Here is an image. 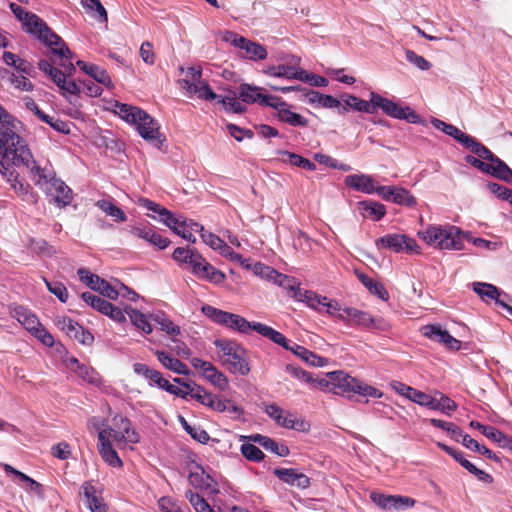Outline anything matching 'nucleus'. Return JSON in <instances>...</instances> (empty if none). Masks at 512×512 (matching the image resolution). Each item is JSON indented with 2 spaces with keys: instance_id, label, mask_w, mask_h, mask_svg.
Returning a JSON list of instances; mask_svg holds the SVG:
<instances>
[{
  "instance_id": "nucleus-1",
  "label": "nucleus",
  "mask_w": 512,
  "mask_h": 512,
  "mask_svg": "<svg viewBox=\"0 0 512 512\" xmlns=\"http://www.w3.org/2000/svg\"><path fill=\"white\" fill-rule=\"evenodd\" d=\"M23 29L50 47L53 56L58 58V60H53L54 63L63 68V70H59L48 60L41 59L38 63L39 69L53 81L64 96L67 94L78 95L81 92L80 87L75 81L66 79L67 75H71L75 71V67L71 62L72 53L62 39L36 14H31L27 18Z\"/></svg>"
},
{
  "instance_id": "nucleus-2",
  "label": "nucleus",
  "mask_w": 512,
  "mask_h": 512,
  "mask_svg": "<svg viewBox=\"0 0 512 512\" xmlns=\"http://www.w3.org/2000/svg\"><path fill=\"white\" fill-rule=\"evenodd\" d=\"M22 123L13 115L0 121V171L6 173L5 162L17 168L30 167L33 154L20 135Z\"/></svg>"
},
{
  "instance_id": "nucleus-3",
  "label": "nucleus",
  "mask_w": 512,
  "mask_h": 512,
  "mask_svg": "<svg viewBox=\"0 0 512 512\" xmlns=\"http://www.w3.org/2000/svg\"><path fill=\"white\" fill-rule=\"evenodd\" d=\"M342 101L343 105L338 111L339 114H346L349 108L354 111L367 114H374L378 109H380L384 114L391 118L406 120L411 124L421 123L420 115L410 107H401L398 103L385 98L376 92L370 93L369 101L350 94L342 95Z\"/></svg>"
},
{
  "instance_id": "nucleus-4",
  "label": "nucleus",
  "mask_w": 512,
  "mask_h": 512,
  "mask_svg": "<svg viewBox=\"0 0 512 512\" xmlns=\"http://www.w3.org/2000/svg\"><path fill=\"white\" fill-rule=\"evenodd\" d=\"M178 83L188 97L197 95L198 98L207 101L217 100L226 110L234 113H243L246 110L245 105L235 94L234 96L225 97L217 95L210 88L207 81L202 79V69L199 66L189 67L186 71V77L180 79Z\"/></svg>"
},
{
  "instance_id": "nucleus-5",
  "label": "nucleus",
  "mask_w": 512,
  "mask_h": 512,
  "mask_svg": "<svg viewBox=\"0 0 512 512\" xmlns=\"http://www.w3.org/2000/svg\"><path fill=\"white\" fill-rule=\"evenodd\" d=\"M30 178L58 207H65L72 201V190L48 167H40L35 160L26 167Z\"/></svg>"
},
{
  "instance_id": "nucleus-6",
  "label": "nucleus",
  "mask_w": 512,
  "mask_h": 512,
  "mask_svg": "<svg viewBox=\"0 0 512 512\" xmlns=\"http://www.w3.org/2000/svg\"><path fill=\"white\" fill-rule=\"evenodd\" d=\"M465 232L451 224H431L417 232L427 245L439 250L460 251L464 248Z\"/></svg>"
},
{
  "instance_id": "nucleus-7",
  "label": "nucleus",
  "mask_w": 512,
  "mask_h": 512,
  "mask_svg": "<svg viewBox=\"0 0 512 512\" xmlns=\"http://www.w3.org/2000/svg\"><path fill=\"white\" fill-rule=\"evenodd\" d=\"M113 107L116 114L136 127L143 139L157 144L162 142L157 121L144 110L118 101L114 103Z\"/></svg>"
},
{
  "instance_id": "nucleus-8",
  "label": "nucleus",
  "mask_w": 512,
  "mask_h": 512,
  "mask_svg": "<svg viewBox=\"0 0 512 512\" xmlns=\"http://www.w3.org/2000/svg\"><path fill=\"white\" fill-rule=\"evenodd\" d=\"M327 378L330 379L332 389L335 393L341 396L351 397L352 394H357L365 398H381L383 393L373 386L348 375L343 371H333L327 373Z\"/></svg>"
},
{
  "instance_id": "nucleus-9",
  "label": "nucleus",
  "mask_w": 512,
  "mask_h": 512,
  "mask_svg": "<svg viewBox=\"0 0 512 512\" xmlns=\"http://www.w3.org/2000/svg\"><path fill=\"white\" fill-rule=\"evenodd\" d=\"M213 344L217 349V356L221 364L232 374L248 375L250 366L246 361L245 350L230 339H216Z\"/></svg>"
},
{
  "instance_id": "nucleus-10",
  "label": "nucleus",
  "mask_w": 512,
  "mask_h": 512,
  "mask_svg": "<svg viewBox=\"0 0 512 512\" xmlns=\"http://www.w3.org/2000/svg\"><path fill=\"white\" fill-rule=\"evenodd\" d=\"M480 146L484 149V153L472 152L477 155L478 158L472 155H466L464 158L465 161L485 174H489L512 184V169L482 143H480Z\"/></svg>"
},
{
  "instance_id": "nucleus-11",
  "label": "nucleus",
  "mask_w": 512,
  "mask_h": 512,
  "mask_svg": "<svg viewBox=\"0 0 512 512\" xmlns=\"http://www.w3.org/2000/svg\"><path fill=\"white\" fill-rule=\"evenodd\" d=\"M201 312L215 324L241 334H250L254 331L257 322H249L244 317L230 313L211 305H203Z\"/></svg>"
},
{
  "instance_id": "nucleus-12",
  "label": "nucleus",
  "mask_w": 512,
  "mask_h": 512,
  "mask_svg": "<svg viewBox=\"0 0 512 512\" xmlns=\"http://www.w3.org/2000/svg\"><path fill=\"white\" fill-rule=\"evenodd\" d=\"M107 435L109 440H113L119 448L129 447L132 449L134 444L140 442V434L133 427L132 422L124 416L118 415L113 418L112 426L99 431Z\"/></svg>"
},
{
  "instance_id": "nucleus-13",
  "label": "nucleus",
  "mask_w": 512,
  "mask_h": 512,
  "mask_svg": "<svg viewBox=\"0 0 512 512\" xmlns=\"http://www.w3.org/2000/svg\"><path fill=\"white\" fill-rule=\"evenodd\" d=\"M295 300L305 303L309 308L318 312L325 313L330 317L338 319L342 306L337 300L317 294L314 291L297 288L294 292Z\"/></svg>"
},
{
  "instance_id": "nucleus-14",
  "label": "nucleus",
  "mask_w": 512,
  "mask_h": 512,
  "mask_svg": "<svg viewBox=\"0 0 512 512\" xmlns=\"http://www.w3.org/2000/svg\"><path fill=\"white\" fill-rule=\"evenodd\" d=\"M378 250H390L394 253L421 254L416 240L405 234L389 233L375 240Z\"/></svg>"
},
{
  "instance_id": "nucleus-15",
  "label": "nucleus",
  "mask_w": 512,
  "mask_h": 512,
  "mask_svg": "<svg viewBox=\"0 0 512 512\" xmlns=\"http://www.w3.org/2000/svg\"><path fill=\"white\" fill-rule=\"evenodd\" d=\"M222 39L238 48L241 51L240 56L245 59L260 61L267 58V50L263 45L240 36L233 31H225Z\"/></svg>"
},
{
  "instance_id": "nucleus-16",
  "label": "nucleus",
  "mask_w": 512,
  "mask_h": 512,
  "mask_svg": "<svg viewBox=\"0 0 512 512\" xmlns=\"http://www.w3.org/2000/svg\"><path fill=\"white\" fill-rule=\"evenodd\" d=\"M13 315L26 330L31 332L44 345L48 347L53 346L54 339L52 335L42 326L34 313L22 306H18L14 308Z\"/></svg>"
},
{
  "instance_id": "nucleus-17",
  "label": "nucleus",
  "mask_w": 512,
  "mask_h": 512,
  "mask_svg": "<svg viewBox=\"0 0 512 512\" xmlns=\"http://www.w3.org/2000/svg\"><path fill=\"white\" fill-rule=\"evenodd\" d=\"M371 501L383 510L403 511L412 508L415 500L408 496L388 495L373 491L370 493Z\"/></svg>"
},
{
  "instance_id": "nucleus-18",
  "label": "nucleus",
  "mask_w": 512,
  "mask_h": 512,
  "mask_svg": "<svg viewBox=\"0 0 512 512\" xmlns=\"http://www.w3.org/2000/svg\"><path fill=\"white\" fill-rule=\"evenodd\" d=\"M192 367L198 370L201 375L212 385L220 390H226L229 387L228 378L224 373L219 371L212 363L194 357L190 361Z\"/></svg>"
},
{
  "instance_id": "nucleus-19",
  "label": "nucleus",
  "mask_w": 512,
  "mask_h": 512,
  "mask_svg": "<svg viewBox=\"0 0 512 512\" xmlns=\"http://www.w3.org/2000/svg\"><path fill=\"white\" fill-rule=\"evenodd\" d=\"M265 413L276 422L277 425L297 431H304L307 424L303 420H299L291 412L285 411L276 404H268L265 406Z\"/></svg>"
},
{
  "instance_id": "nucleus-20",
  "label": "nucleus",
  "mask_w": 512,
  "mask_h": 512,
  "mask_svg": "<svg viewBox=\"0 0 512 512\" xmlns=\"http://www.w3.org/2000/svg\"><path fill=\"white\" fill-rule=\"evenodd\" d=\"M421 332L426 338L441 343L450 350L458 351L461 348V341L438 325H425L421 328Z\"/></svg>"
},
{
  "instance_id": "nucleus-21",
  "label": "nucleus",
  "mask_w": 512,
  "mask_h": 512,
  "mask_svg": "<svg viewBox=\"0 0 512 512\" xmlns=\"http://www.w3.org/2000/svg\"><path fill=\"white\" fill-rule=\"evenodd\" d=\"M338 320L350 326H358L363 329H371L372 316L366 311L351 307H342L338 313Z\"/></svg>"
},
{
  "instance_id": "nucleus-22",
  "label": "nucleus",
  "mask_w": 512,
  "mask_h": 512,
  "mask_svg": "<svg viewBox=\"0 0 512 512\" xmlns=\"http://www.w3.org/2000/svg\"><path fill=\"white\" fill-rule=\"evenodd\" d=\"M9 166H13L11 163L5 162V171L6 173L0 171L1 175L7 179L10 183L13 191L26 202H35V196L31 191V187L29 184L24 183L19 179V174L15 171L9 169Z\"/></svg>"
},
{
  "instance_id": "nucleus-23",
  "label": "nucleus",
  "mask_w": 512,
  "mask_h": 512,
  "mask_svg": "<svg viewBox=\"0 0 512 512\" xmlns=\"http://www.w3.org/2000/svg\"><path fill=\"white\" fill-rule=\"evenodd\" d=\"M273 473L280 481L289 486L305 489L310 485L309 478L293 468H276Z\"/></svg>"
},
{
  "instance_id": "nucleus-24",
  "label": "nucleus",
  "mask_w": 512,
  "mask_h": 512,
  "mask_svg": "<svg viewBox=\"0 0 512 512\" xmlns=\"http://www.w3.org/2000/svg\"><path fill=\"white\" fill-rule=\"evenodd\" d=\"M98 442V451L102 459L111 467L121 468L123 466V462L116 450L113 448L111 440L108 439L107 435L99 433Z\"/></svg>"
},
{
  "instance_id": "nucleus-25",
  "label": "nucleus",
  "mask_w": 512,
  "mask_h": 512,
  "mask_svg": "<svg viewBox=\"0 0 512 512\" xmlns=\"http://www.w3.org/2000/svg\"><path fill=\"white\" fill-rule=\"evenodd\" d=\"M81 489L85 498L84 503L91 512H107V506L92 482H84Z\"/></svg>"
},
{
  "instance_id": "nucleus-26",
  "label": "nucleus",
  "mask_w": 512,
  "mask_h": 512,
  "mask_svg": "<svg viewBox=\"0 0 512 512\" xmlns=\"http://www.w3.org/2000/svg\"><path fill=\"white\" fill-rule=\"evenodd\" d=\"M344 183L347 187L365 194H373L376 190L374 179L368 174L360 173L348 175Z\"/></svg>"
},
{
  "instance_id": "nucleus-27",
  "label": "nucleus",
  "mask_w": 512,
  "mask_h": 512,
  "mask_svg": "<svg viewBox=\"0 0 512 512\" xmlns=\"http://www.w3.org/2000/svg\"><path fill=\"white\" fill-rule=\"evenodd\" d=\"M471 288L485 303L494 301L496 305L500 306V303L503 302L500 297L504 293L493 284L476 281L471 283Z\"/></svg>"
},
{
  "instance_id": "nucleus-28",
  "label": "nucleus",
  "mask_w": 512,
  "mask_h": 512,
  "mask_svg": "<svg viewBox=\"0 0 512 512\" xmlns=\"http://www.w3.org/2000/svg\"><path fill=\"white\" fill-rule=\"evenodd\" d=\"M445 134L454 138L458 143H460L470 152H480L482 154L484 153V149L480 146V142L476 138L462 132L459 128L452 124L448 125Z\"/></svg>"
},
{
  "instance_id": "nucleus-29",
  "label": "nucleus",
  "mask_w": 512,
  "mask_h": 512,
  "mask_svg": "<svg viewBox=\"0 0 512 512\" xmlns=\"http://www.w3.org/2000/svg\"><path fill=\"white\" fill-rule=\"evenodd\" d=\"M189 482L195 488L204 490L209 494H214L218 492L216 482L202 468H200L199 471H194L190 473Z\"/></svg>"
},
{
  "instance_id": "nucleus-30",
  "label": "nucleus",
  "mask_w": 512,
  "mask_h": 512,
  "mask_svg": "<svg viewBox=\"0 0 512 512\" xmlns=\"http://www.w3.org/2000/svg\"><path fill=\"white\" fill-rule=\"evenodd\" d=\"M4 470L6 473L13 474L18 479L21 486L27 492H31V493L36 494L39 497H43L44 489H43V486L39 482L35 481L34 479H32L28 475L24 474L23 472L16 470L15 468H13L12 466H10L8 464H6L4 466Z\"/></svg>"
},
{
  "instance_id": "nucleus-31",
  "label": "nucleus",
  "mask_w": 512,
  "mask_h": 512,
  "mask_svg": "<svg viewBox=\"0 0 512 512\" xmlns=\"http://www.w3.org/2000/svg\"><path fill=\"white\" fill-rule=\"evenodd\" d=\"M76 65L79 67L80 70H82L91 78H93L97 83L102 84L106 87L111 85V78L104 68L92 63H87L82 60H78L76 62Z\"/></svg>"
},
{
  "instance_id": "nucleus-32",
  "label": "nucleus",
  "mask_w": 512,
  "mask_h": 512,
  "mask_svg": "<svg viewBox=\"0 0 512 512\" xmlns=\"http://www.w3.org/2000/svg\"><path fill=\"white\" fill-rule=\"evenodd\" d=\"M138 204L147 209L149 212L147 216L161 222L162 224H166L169 218L172 216V212L161 206L160 204L151 201L147 198H140L138 200Z\"/></svg>"
},
{
  "instance_id": "nucleus-33",
  "label": "nucleus",
  "mask_w": 512,
  "mask_h": 512,
  "mask_svg": "<svg viewBox=\"0 0 512 512\" xmlns=\"http://www.w3.org/2000/svg\"><path fill=\"white\" fill-rule=\"evenodd\" d=\"M253 272L260 278L273 282L279 286H285L289 281V277L287 275L281 274L274 268L262 263H256L253 267Z\"/></svg>"
},
{
  "instance_id": "nucleus-34",
  "label": "nucleus",
  "mask_w": 512,
  "mask_h": 512,
  "mask_svg": "<svg viewBox=\"0 0 512 512\" xmlns=\"http://www.w3.org/2000/svg\"><path fill=\"white\" fill-rule=\"evenodd\" d=\"M2 59L6 65L13 67L19 74L33 76L35 73L34 66L30 62L12 52L5 51Z\"/></svg>"
},
{
  "instance_id": "nucleus-35",
  "label": "nucleus",
  "mask_w": 512,
  "mask_h": 512,
  "mask_svg": "<svg viewBox=\"0 0 512 512\" xmlns=\"http://www.w3.org/2000/svg\"><path fill=\"white\" fill-rule=\"evenodd\" d=\"M169 229H171L176 235L180 236L184 240L195 243L196 238L195 236L190 232V229H188L186 224V218L179 215L176 216L172 214V216L169 218L167 223L165 224Z\"/></svg>"
},
{
  "instance_id": "nucleus-36",
  "label": "nucleus",
  "mask_w": 512,
  "mask_h": 512,
  "mask_svg": "<svg viewBox=\"0 0 512 512\" xmlns=\"http://www.w3.org/2000/svg\"><path fill=\"white\" fill-rule=\"evenodd\" d=\"M250 439L262 446L267 451H270L280 457H285L289 454V448L284 444H279L275 440L260 434L251 435Z\"/></svg>"
},
{
  "instance_id": "nucleus-37",
  "label": "nucleus",
  "mask_w": 512,
  "mask_h": 512,
  "mask_svg": "<svg viewBox=\"0 0 512 512\" xmlns=\"http://www.w3.org/2000/svg\"><path fill=\"white\" fill-rule=\"evenodd\" d=\"M156 356L158 361L168 370L173 371L179 375H188L189 369L188 367L181 362L179 359L171 356L165 351H156Z\"/></svg>"
},
{
  "instance_id": "nucleus-38",
  "label": "nucleus",
  "mask_w": 512,
  "mask_h": 512,
  "mask_svg": "<svg viewBox=\"0 0 512 512\" xmlns=\"http://www.w3.org/2000/svg\"><path fill=\"white\" fill-rule=\"evenodd\" d=\"M358 208L365 217L372 219L373 221L381 220L386 214V208L383 204L371 201L363 200L358 203Z\"/></svg>"
},
{
  "instance_id": "nucleus-39",
  "label": "nucleus",
  "mask_w": 512,
  "mask_h": 512,
  "mask_svg": "<svg viewBox=\"0 0 512 512\" xmlns=\"http://www.w3.org/2000/svg\"><path fill=\"white\" fill-rule=\"evenodd\" d=\"M289 351L297 355L299 358L303 359L305 362L312 366L323 367L327 363V359L321 356L316 355L312 351L307 348L298 345L296 343H292Z\"/></svg>"
},
{
  "instance_id": "nucleus-40",
  "label": "nucleus",
  "mask_w": 512,
  "mask_h": 512,
  "mask_svg": "<svg viewBox=\"0 0 512 512\" xmlns=\"http://www.w3.org/2000/svg\"><path fill=\"white\" fill-rule=\"evenodd\" d=\"M359 281L368 289V291L379 297L383 301H387L389 299V293L384 287V285L364 273H356Z\"/></svg>"
},
{
  "instance_id": "nucleus-41",
  "label": "nucleus",
  "mask_w": 512,
  "mask_h": 512,
  "mask_svg": "<svg viewBox=\"0 0 512 512\" xmlns=\"http://www.w3.org/2000/svg\"><path fill=\"white\" fill-rule=\"evenodd\" d=\"M278 119L292 127H307L309 124L308 119L299 113L293 112L289 104L280 110Z\"/></svg>"
},
{
  "instance_id": "nucleus-42",
  "label": "nucleus",
  "mask_w": 512,
  "mask_h": 512,
  "mask_svg": "<svg viewBox=\"0 0 512 512\" xmlns=\"http://www.w3.org/2000/svg\"><path fill=\"white\" fill-rule=\"evenodd\" d=\"M299 70L289 65H277L268 67L264 73L272 77L298 80L302 75Z\"/></svg>"
},
{
  "instance_id": "nucleus-43",
  "label": "nucleus",
  "mask_w": 512,
  "mask_h": 512,
  "mask_svg": "<svg viewBox=\"0 0 512 512\" xmlns=\"http://www.w3.org/2000/svg\"><path fill=\"white\" fill-rule=\"evenodd\" d=\"M262 89L257 86H253L250 84H241L239 87V98L242 103L252 104V103H261Z\"/></svg>"
},
{
  "instance_id": "nucleus-44",
  "label": "nucleus",
  "mask_w": 512,
  "mask_h": 512,
  "mask_svg": "<svg viewBox=\"0 0 512 512\" xmlns=\"http://www.w3.org/2000/svg\"><path fill=\"white\" fill-rule=\"evenodd\" d=\"M196 277L214 284H220L224 281L225 274L220 270L216 269L206 260L204 264L201 266L200 271L199 273H197Z\"/></svg>"
},
{
  "instance_id": "nucleus-45",
  "label": "nucleus",
  "mask_w": 512,
  "mask_h": 512,
  "mask_svg": "<svg viewBox=\"0 0 512 512\" xmlns=\"http://www.w3.org/2000/svg\"><path fill=\"white\" fill-rule=\"evenodd\" d=\"M81 5L97 21L101 23L107 22V12L100 0H81Z\"/></svg>"
},
{
  "instance_id": "nucleus-46",
  "label": "nucleus",
  "mask_w": 512,
  "mask_h": 512,
  "mask_svg": "<svg viewBox=\"0 0 512 512\" xmlns=\"http://www.w3.org/2000/svg\"><path fill=\"white\" fill-rule=\"evenodd\" d=\"M73 372L88 384L96 387H99L102 384L101 376L94 368L90 366L84 364L78 365V369H73Z\"/></svg>"
},
{
  "instance_id": "nucleus-47",
  "label": "nucleus",
  "mask_w": 512,
  "mask_h": 512,
  "mask_svg": "<svg viewBox=\"0 0 512 512\" xmlns=\"http://www.w3.org/2000/svg\"><path fill=\"white\" fill-rule=\"evenodd\" d=\"M96 206L102 210L107 216L113 218L115 222H125L127 220V216L122 209L113 204L108 200H98L96 202Z\"/></svg>"
},
{
  "instance_id": "nucleus-48",
  "label": "nucleus",
  "mask_w": 512,
  "mask_h": 512,
  "mask_svg": "<svg viewBox=\"0 0 512 512\" xmlns=\"http://www.w3.org/2000/svg\"><path fill=\"white\" fill-rule=\"evenodd\" d=\"M152 320L160 326V329L170 336L180 335V328L164 313H157Z\"/></svg>"
},
{
  "instance_id": "nucleus-49",
  "label": "nucleus",
  "mask_w": 512,
  "mask_h": 512,
  "mask_svg": "<svg viewBox=\"0 0 512 512\" xmlns=\"http://www.w3.org/2000/svg\"><path fill=\"white\" fill-rule=\"evenodd\" d=\"M464 239L469 241L475 247L486 251H496L503 246V243L500 240L491 241L483 238L473 237L470 232H465Z\"/></svg>"
},
{
  "instance_id": "nucleus-50",
  "label": "nucleus",
  "mask_w": 512,
  "mask_h": 512,
  "mask_svg": "<svg viewBox=\"0 0 512 512\" xmlns=\"http://www.w3.org/2000/svg\"><path fill=\"white\" fill-rule=\"evenodd\" d=\"M126 313L128 314L132 324L135 327H137L146 334H150L152 332V326L149 323L145 314L132 308L127 309Z\"/></svg>"
},
{
  "instance_id": "nucleus-51",
  "label": "nucleus",
  "mask_w": 512,
  "mask_h": 512,
  "mask_svg": "<svg viewBox=\"0 0 512 512\" xmlns=\"http://www.w3.org/2000/svg\"><path fill=\"white\" fill-rule=\"evenodd\" d=\"M392 203L397 205L406 206L413 208L417 205L416 198L411 194L410 191L403 187H398L395 190L394 196L391 200Z\"/></svg>"
},
{
  "instance_id": "nucleus-52",
  "label": "nucleus",
  "mask_w": 512,
  "mask_h": 512,
  "mask_svg": "<svg viewBox=\"0 0 512 512\" xmlns=\"http://www.w3.org/2000/svg\"><path fill=\"white\" fill-rule=\"evenodd\" d=\"M429 422L432 426L446 431L449 436L457 442L460 441V436H463V431L452 422H446L435 418L430 419Z\"/></svg>"
},
{
  "instance_id": "nucleus-53",
  "label": "nucleus",
  "mask_w": 512,
  "mask_h": 512,
  "mask_svg": "<svg viewBox=\"0 0 512 512\" xmlns=\"http://www.w3.org/2000/svg\"><path fill=\"white\" fill-rule=\"evenodd\" d=\"M56 324L61 330L65 331L69 337L79 339V333L82 329V326L73 321L71 318L66 316L59 317Z\"/></svg>"
},
{
  "instance_id": "nucleus-54",
  "label": "nucleus",
  "mask_w": 512,
  "mask_h": 512,
  "mask_svg": "<svg viewBox=\"0 0 512 512\" xmlns=\"http://www.w3.org/2000/svg\"><path fill=\"white\" fill-rule=\"evenodd\" d=\"M174 382L181 385L184 389L176 387L168 382L164 390L183 399L187 398V396H190V389L195 386L194 383H187L181 378H174Z\"/></svg>"
},
{
  "instance_id": "nucleus-55",
  "label": "nucleus",
  "mask_w": 512,
  "mask_h": 512,
  "mask_svg": "<svg viewBox=\"0 0 512 512\" xmlns=\"http://www.w3.org/2000/svg\"><path fill=\"white\" fill-rule=\"evenodd\" d=\"M174 382L181 385L184 389L176 387L168 382L164 390L183 399L187 398V396H190V389L195 386L194 383H187L181 378H174Z\"/></svg>"
},
{
  "instance_id": "nucleus-56",
  "label": "nucleus",
  "mask_w": 512,
  "mask_h": 512,
  "mask_svg": "<svg viewBox=\"0 0 512 512\" xmlns=\"http://www.w3.org/2000/svg\"><path fill=\"white\" fill-rule=\"evenodd\" d=\"M81 299L90 307L94 308L100 313H104L106 307L109 305V301L101 298L100 296L93 294L92 292H83Z\"/></svg>"
},
{
  "instance_id": "nucleus-57",
  "label": "nucleus",
  "mask_w": 512,
  "mask_h": 512,
  "mask_svg": "<svg viewBox=\"0 0 512 512\" xmlns=\"http://www.w3.org/2000/svg\"><path fill=\"white\" fill-rule=\"evenodd\" d=\"M77 274L79 276V279L81 282L86 284L90 289L94 291H98L101 284H103L102 278H100L98 275L91 273L89 270L80 268L77 271Z\"/></svg>"
},
{
  "instance_id": "nucleus-58",
  "label": "nucleus",
  "mask_w": 512,
  "mask_h": 512,
  "mask_svg": "<svg viewBox=\"0 0 512 512\" xmlns=\"http://www.w3.org/2000/svg\"><path fill=\"white\" fill-rule=\"evenodd\" d=\"M190 396L201 403L204 406L210 408L212 401L215 397L212 393L208 392L206 389L201 387L200 385H196L190 389Z\"/></svg>"
},
{
  "instance_id": "nucleus-59",
  "label": "nucleus",
  "mask_w": 512,
  "mask_h": 512,
  "mask_svg": "<svg viewBox=\"0 0 512 512\" xmlns=\"http://www.w3.org/2000/svg\"><path fill=\"white\" fill-rule=\"evenodd\" d=\"M216 252H218L221 256L227 258L232 262L239 263L241 266L247 269L250 268L248 260L244 259L240 254L234 252L232 248L225 242L220 246V248Z\"/></svg>"
},
{
  "instance_id": "nucleus-60",
  "label": "nucleus",
  "mask_w": 512,
  "mask_h": 512,
  "mask_svg": "<svg viewBox=\"0 0 512 512\" xmlns=\"http://www.w3.org/2000/svg\"><path fill=\"white\" fill-rule=\"evenodd\" d=\"M43 280H44V283H45L48 291L51 294H53L55 297H57V299L60 302H62V303L67 302L69 294H68V290L64 286V284H62L61 282H50L46 278H43Z\"/></svg>"
},
{
  "instance_id": "nucleus-61",
  "label": "nucleus",
  "mask_w": 512,
  "mask_h": 512,
  "mask_svg": "<svg viewBox=\"0 0 512 512\" xmlns=\"http://www.w3.org/2000/svg\"><path fill=\"white\" fill-rule=\"evenodd\" d=\"M10 83L15 89L20 91L30 92L34 88L32 82L25 74L12 73L10 76Z\"/></svg>"
},
{
  "instance_id": "nucleus-62",
  "label": "nucleus",
  "mask_w": 512,
  "mask_h": 512,
  "mask_svg": "<svg viewBox=\"0 0 512 512\" xmlns=\"http://www.w3.org/2000/svg\"><path fill=\"white\" fill-rule=\"evenodd\" d=\"M405 57L410 64L414 65L421 71H427L432 67V64L428 60H426L423 56L418 55L413 50H406Z\"/></svg>"
},
{
  "instance_id": "nucleus-63",
  "label": "nucleus",
  "mask_w": 512,
  "mask_h": 512,
  "mask_svg": "<svg viewBox=\"0 0 512 512\" xmlns=\"http://www.w3.org/2000/svg\"><path fill=\"white\" fill-rule=\"evenodd\" d=\"M242 455L250 461L260 462L264 458V453L260 448L253 444H243L241 446Z\"/></svg>"
},
{
  "instance_id": "nucleus-64",
  "label": "nucleus",
  "mask_w": 512,
  "mask_h": 512,
  "mask_svg": "<svg viewBox=\"0 0 512 512\" xmlns=\"http://www.w3.org/2000/svg\"><path fill=\"white\" fill-rule=\"evenodd\" d=\"M299 73H302L301 78H298V80L307 82L311 86L315 87H325L328 85V80L320 75L308 73L307 71L300 69Z\"/></svg>"
}]
</instances>
